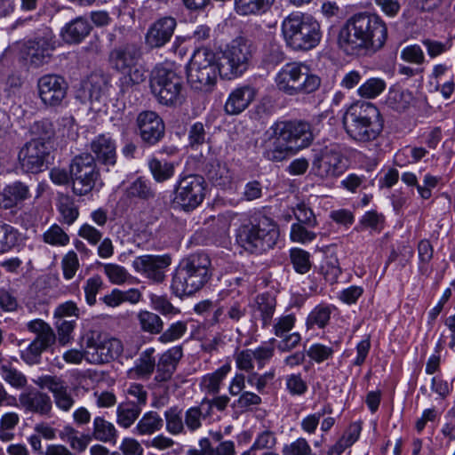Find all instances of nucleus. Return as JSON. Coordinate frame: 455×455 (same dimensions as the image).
Instances as JSON below:
<instances>
[{
	"label": "nucleus",
	"mask_w": 455,
	"mask_h": 455,
	"mask_svg": "<svg viewBox=\"0 0 455 455\" xmlns=\"http://www.w3.org/2000/svg\"><path fill=\"white\" fill-rule=\"evenodd\" d=\"M204 184L202 176L188 175L183 177L175 188L173 203L187 212L196 209L204 198Z\"/></svg>",
	"instance_id": "13"
},
{
	"label": "nucleus",
	"mask_w": 455,
	"mask_h": 455,
	"mask_svg": "<svg viewBox=\"0 0 455 455\" xmlns=\"http://www.w3.org/2000/svg\"><path fill=\"white\" fill-rule=\"evenodd\" d=\"M206 175L216 186H226L231 180L228 168L218 160L206 164Z\"/></svg>",
	"instance_id": "38"
},
{
	"label": "nucleus",
	"mask_w": 455,
	"mask_h": 455,
	"mask_svg": "<svg viewBox=\"0 0 455 455\" xmlns=\"http://www.w3.org/2000/svg\"><path fill=\"white\" fill-rule=\"evenodd\" d=\"M92 29L90 22L82 17L71 20L61 30V36L68 44H79Z\"/></svg>",
	"instance_id": "29"
},
{
	"label": "nucleus",
	"mask_w": 455,
	"mask_h": 455,
	"mask_svg": "<svg viewBox=\"0 0 455 455\" xmlns=\"http://www.w3.org/2000/svg\"><path fill=\"white\" fill-rule=\"evenodd\" d=\"M142 410L132 402L121 403L116 408V422L124 428L130 427L139 418Z\"/></svg>",
	"instance_id": "35"
},
{
	"label": "nucleus",
	"mask_w": 455,
	"mask_h": 455,
	"mask_svg": "<svg viewBox=\"0 0 455 455\" xmlns=\"http://www.w3.org/2000/svg\"><path fill=\"white\" fill-rule=\"evenodd\" d=\"M150 90L164 106H180L185 100L183 78L169 63L156 65L150 74Z\"/></svg>",
	"instance_id": "7"
},
{
	"label": "nucleus",
	"mask_w": 455,
	"mask_h": 455,
	"mask_svg": "<svg viewBox=\"0 0 455 455\" xmlns=\"http://www.w3.org/2000/svg\"><path fill=\"white\" fill-rule=\"evenodd\" d=\"M176 19L172 16H164L152 22L146 34L145 44L149 49H159L167 44L176 29Z\"/></svg>",
	"instance_id": "19"
},
{
	"label": "nucleus",
	"mask_w": 455,
	"mask_h": 455,
	"mask_svg": "<svg viewBox=\"0 0 455 455\" xmlns=\"http://www.w3.org/2000/svg\"><path fill=\"white\" fill-rule=\"evenodd\" d=\"M401 59L406 62L421 65L425 62V54L421 47L418 44L405 46L401 51Z\"/></svg>",
	"instance_id": "63"
},
{
	"label": "nucleus",
	"mask_w": 455,
	"mask_h": 455,
	"mask_svg": "<svg viewBox=\"0 0 455 455\" xmlns=\"http://www.w3.org/2000/svg\"><path fill=\"white\" fill-rule=\"evenodd\" d=\"M31 197L29 186L20 180L6 184L0 191V209L12 210Z\"/></svg>",
	"instance_id": "24"
},
{
	"label": "nucleus",
	"mask_w": 455,
	"mask_h": 455,
	"mask_svg": "<svg viewBox=\"0 0 455 455\" xmlns=\"http://www.w3.org/2000/svg\"><path fill=\"white\" fill-rule=\"evenodd\" d=\"M102 267L104 274L113 284H123L130 278V274L123 266L107 263L103 264Z\"/></svg>",
	"instance_id": "54"
},
{
	"label": "nucleus",
	"mask_w": 455,
	"mask_h": 455,
	"mask_svg": "<svg viewBox=\"0 0 455 455\" xmlns=\"http://www.w3.org/2000/svg\"><path fill=\"white\" fill-rule=\"evenodd\" d=\"M35 383L41 388H47L52 394L55 405L59 410L68 412L73 408L75 399L67 383L60 378L42 376Z\"/></svg>",
	"instance_id": "20"
},
{
	"label": "nucleus",
	"mask_w": 455,
	"mask_h": 455,
	"mask_svg": "<svg viewBox=\"0 0 455 455\" xmlns=\"http://www.w3.org/2000/svg\"><path fill=\"white\" fill-rule=\"evenodd\" d=\"M387 88V83L379 77H371L367 79L357 89V93L363 99H375L380 95Z\"/></svg>",
	"instance_id": "42"
},
{
	"label": "nucleus",
	"mask_w": 455,
	"mask_h": 455,
	"mask_svg": "<svg viewBox=\"0 0 455 455\" xmlns=\"http://www.w3.org/2000/svg\"><path fill=\"white\" fill-rule=\"evenodd\" d=\"M275 307L276 300L270 294L263 293L257 296L256 313H259L263 327H267L271 324Z\"/></svg>",
	"instance_id": "34"
},
{
	"label": "nucleus",
	"mask_w": 455,
	"mask_h": 455,
	"mask_svg": "<svg viewBox=\"0 0 455 455\" xmlns=\"http://www.w3.org/2000/svg\"><path fill=\"white\" fill-rule=\"evenodd\" d=\"M141 57V47L133 43L121 45L111 51L109 60L112 67L124 75L120 78V86L124 92L145 80L144 73L137 68Z\"/></svg>",
	"instance_id": "9"
},
{
	"label": "nucleus",
	"mask_w": 455,
	"mask_h": 455,
	"mask_svg": "<svg viewBox=\"0 0 455 455\" xmlns=\"http://www.w3.org/2000/svg\"><path fill=\"white\" fill-rule=\"evenodd\" d=\"M412 100L413 96L411 92L407 90L392 89L388 92L386 104L388 108L397 112H403L410 107Z\"/></svg>",
	"instance_id": "39"
},
{
	"label": "nucleus",
	"mask_w": 455,
	"mask_h": 455,
	"mask_svg": "<svg viewBox=\"0 0 455 455\" xmlns=\"http://www.w3.org/2000/svg\"><path fill=\"white\" fill-rule=\"evenodd\" d=\"M164 426V420L156 411L146 412L136 425L137 434L145 435L159 431Z\"/></svg>",
	"instance_id": "36"
},
{
	"label": "nucleus",
	"mask_w": 455,
	"mask_h": 455,
	"mask_svg": "<svg viewBox=\"0 0 455 455\" xmlns=\"http://www.w3.org/2000/svg\"><path fill=\"white\" fill-rule=\"evenodd\" d=\"M76 320H56L55 325L58 331V340L61 345L68 344L72 339V333L75 330Z\"/></svg>",
	"instance_id": "58"
},
{
	"label": "nucleus",
	"mask_w": 455,
	"mask_h": 455,
	"mask_svg": "<svg viewBox=\"0 0 455 455\" xmlns=\"http://www.w3.org/2000/svg\"><path fill=\"white\" fill-rule=\"evenodd\" d=\"M0 377L4 381L16 389H21L26 387L28 380L26 376L11 363L0 364Z\"/></svg>",
	"instance_id": "40"
},
{
	"label": "nucleus",
	"mask_w": 455,
	"mask_h": 455,
	"mask_svg": "<svg viewBox=\"0 0 455 455\" xmlns=\"http://www.w3.org/2000/svg\"><path fill=\"white\" fill-rule=\"evenodd\" d=\"M295 323L296 316L294 314L281 315L275 320L273 324L274 334L279 338L283 337L293 329Z\"/></svg>",
	"instance_id": "59"
},
{
	"label": "nucleus",
	"mask_w": 455,
	"mask_h": 455,
	"mask_svg": "<svg viewBox=\"0 0 455 455\" xmlns=\"http://www.w3.org/2000/svg\"><path fill=\"white\" fill-rule=\"evenodd\" d=\"M188 330L187 323L178 321L172 323L158 338L161 343H171L180 339L184 336Z\"/></svg>",
	"instance_id": "55"
},
{
	"label": "nucleus",
	"mask_w": 455,
	"mask_h": 455,
	"mask_svg": "<svg viewBox=\"0 0 455 455\" xmlns=\"http://www.w3.org/2000/svg\"><path fill=\"white\" fill-rule=\"evenodd\" d=\"M19 402L26 411L41 416L50 415L52 409L51 397L46 393L36 389L21 393L19 395Z\"/></svg>",
	"instance_id": "25"
},
{
	"label": "nucleus",
	"mask_w": 455,
	"mask_h": 455,
	"mask_svg": "<svg viewBox=\"0 0 455 455\" xmlns=\"http://www.w3.org/2000/svg\"><path fill=\"white\" fill-rule=\"evenodd\" d=\"M333 348L320 343L310 346L307 351V356L317 363H323L333 355Z\"/></svg>",
	"instance_id": "61"
},
{
	"label": "nucleus",
	"mask_w": 455,
	"mask_h": 455,
	"mask_svg": "<svg viewBox=\"0 0 455 455\" xmlns=\"http://www.w3.org/2000/svg\"><path fill=\"white\" fill-rule=\"evenodd\" d=\"M138 320L143 331L151 334H159L163 331L164 322L160 316L149 311H140L138 314Z\"/></svg>",
	"instance_id": "44"
},
{
	"label": "nucleus",
	"mask_w": 455,
	"mask_h": 455,
	"mask_svg": "<svg viewBox=\"0 0 455 455\" xmlns=\"http://www.w3.org/2000/svg\"><path fill=\"white\" fill-rule=\"evenodd\" d=\"M346 170L342 153L337 146L326 147L312 163V172L321 179L338 177Z\"/></svg>",
	"instance_id": "15"
},
{
	"label": "nucleus",
	"mask_w": 455,
	"mask_h": 455,
	"mask_svg": "<svg viewBox=\"0 0 455 455\" xmlns=\"http://www.w3.org/2000/svg\"><path fill=\"white\" fill-rule=\"evenodd\" d=\"M136 123L141 140L149 146L156 144L164 136V123L154 111L140 113Z\"/></svg>",
	"instance_id": "22"
},
{
	"label": "nucleus",
	"mask_w": 455,
	"mask_h": 455,
	"mask_svg": "<svg viewBox=\"0 0 455 455\" xmlns=\"http://www.w3.org/2000/svg\"><path fill=\"white\" fill-rule=\"evenodd\" d=\"M116 433V429L111 422L100 416L94 418L92 435L96 440L103 443L115 442Z\"/></svg>",
	"instance_id": "37"
},
{
	"label": "nucleus",
	"mask_w": 455,
	"mask_h": 455,
	"mask_svg": "<svg viewBox=\"0 0 455 455\" xmlns=\"http://www.w3.org/2000/svg\"><path fill=\"white\" fill-rule=\"evenodd\" d=\"M166 430L174 435L185 433L184 418L181 411L172 407L164 412Z\"/></svg>",
	"instance_id": "47"
},
{
	"label": "nucleus",
	"mask_w": 455,
	"mask_h": 455,
	"mask_svg": "<svg viewBox=\"0 0 455 455\" xmlns=\"http://www.w3.org/2000/svg\"><path fill=\"white\" fill-rule=\"evenodd\" d=\"M427 55L435 59L450 50L451 44L449 41L440 42L431 38H425L421 41Z\"/></svg>",
	"instance_id": "62"
},
{
	"label": "nucleus",
	"mask_w": 455,
	"mask_h": 455,
	"mask_svg": "<svg viewBox=\"0 0 455 455\" xmlns=\"http://www.w3.org/2000/svg\"><path fill=\"white\" fill-rule=\"evenodd\" d=\"M52 145L38 140H31L20 150L18 158L21 169L26 172L37 173L47 163Z\"/></svg>",
	"instance_id": "16"
},
{
	"label": "nucleus",
	"mask_w": 455,
	"mask_h": 455,
	"mask_svg": "<svg viewBox=\"0 0 455 455\" xmlns=\"http://www.w3.org/2000/svg\"><path fill=\"white\" fill-rule=\"evenodd\" d=\"M283 455H315L307 441L299 437L290 444H285L282 450Z\"/></svg>",
	"instance_id": "60"
},
{
	"label": "nucleus",
	"mask_w": 455,
	"mask_h": 455,
	"mask_svg": "<svg viewBox=\"0 0 455 455\" xmlns=\"http://www.w3.org/2000/svg\"><path fill=\"white\" fill-rule=\"evenodd\" d=\"M123 352L122 342L116 338L92 335L85 342L86 361L93 364L108 363L117 358Z\"/></svg>",
	"instance_id": "14"
},
{
	"label": "nucleus",
	"mask_w": 455,
	"mask_h": 455,
	"mask_svg": "<svg viewBox=\"0 0 455 455\" xmlns=\"http://www.w3.org/2000/svg\"><path fill=\"white\" fill-rule=\"evenodd\" d=\"M387 39V27L380 16L360 12L350 17L338 36L339 48L347 55L375 53Z\"/></svg>",
	"instance_id": "1"
},
{
	"label": "nucleus",
	"mask_w": 455,
	"mask_h": 455,
	"mask_svg": "<svg viewBox=\"0 0 455 455\" xmlns=\"http://www.w3.org/2000/svg\"><path fill=\"white\" fill-rule=\"evenodd\" d=\"M172 258L164 255H142L135 258L132 262L134 269L156 283H161L164 277L165 269L171 265Z\"/></svg>",
	"instance_id": "21"
},
{
	"label": "nucleus",
	"mask_w": 455,
	"mask_h": 455,
	"mask_svg": "<svg viewBox=\"0 0 455 455\" xmlns=\"http://www.w3.org/2000/svg\"><path fill=\"white\" fill-rule=\"evenodd\" d=\"M126 195L130 198L136 197L141 200H149L154 198L155 192L147 181L138 178L127 188Z\"/></svg>",
	"instance_id": "53"
},
{
	"label": "nucleus",
	"mask_w": 455,
	"mask_h": 455,
	"mask_svg": "<svg viewBox=\"0 0 455 455\" xmlns=\"http://www.w3.org/2000/svg\"><path fill=\"white\" fill-rule=\"evenodd\" d=\"M211 260L207 254L195 253L184 259L176 269L172 290L178 297L198 291L210 279Z\"/></svg>",
	"instance_id": "4"
},
{
	"label": "nucleus",
	"mask_w": 455,
	"mask_h": 455,
	"mask_svg": "<svg viewBox=\"0 0 455 455\" xmlns=\"http://www.w3.org/2000/svg\"><path fill=\"white\" fill-rule=\"evenodd\" d=\"M252 44L244 37L232 40L217 58L219 75L227 80L241 76L249 68L252 58Z\"/></svg>",
	"instance_id": "10"
},
{
	"label": "nucleus",
	"mask_w": 455,
	"mask_h": 455,
	"mask_svg": "<svg viewBox=\"0 0 455 455\" xmlns=\"http://www.w3.org/2000/svg\"><path fill=\"white\" fill-rule=\"evenodd\" d=\"M272 129L274 141L264 151V156L273 162L295 155L308 147L314 139L310 124L303 121L279 122Z\"/></svg>",
	"instance_id": "2"
},
{
	"label": "nucleus",
	"mask_w": 455,
	"mask_h": 455,
	"mask_svg": "<svg viewBox=\"0 0 455 455\" xmlns=\"http://www.w3.org/2000/svg\"><path fill=\"white\" fill-rule=\"evenodd\" d=\"M256 95L257 90L250 84L234 88L225 102V113L228 116H237L243 113L254 101Z\"/></svg>",
	"instance_id": "23"
},
{
	"label": "nucleus",
	"mask_w": 455,
	"mask_h": 455,
	"mask_svg": "<svg viewBox=\"0 0 455 455\" xmlns=\"http://www.w3.org/2000/svg\"><path fill=\"white\" fill-rule=\"evenodd\" d=\"M310 255L302 249L291 250V260L296 272L305 274L311 267Z\"/></svg>",
	"instance_id": "56"
},
{
	"label": "nucleus",
	"mask_w": 455,
	"mask_h": 455,
	"mask_svg": "<svg viewBox=\"0 0 455 455\" xmlns=\"http://www.w3.org/2000/svg\"><path fill=\"white\" fill-rule=\"evenodd\" d=\"M78 432L73 427L68 426L63 428L60 432V436L62 440L68 442L70 447L78 451H84L90 441V437L87 435H77Z\"/></svg>",
	"instance_id": "48"
},
{
	"label": "nucleus",
	"mask_w": 455,
	"mask_h": 455,
	"mask_svg": "<svg viewBox=\"0 0 455 455\" xmlns=\"http://www.w3.org/2000/svg\"><path fill=\"white\" fill-rule=\"evenodd\" d=\"M282 34L290 48L294 51H309L321 40L320 24L311 15L295 12L282 22Z\"/></svg>",
	"instance_id": "5"
},
{
	"label": "nucleus",
	"mask_w": 455,
	"mask_h": 455,
	"mask_svg": "<svg viewBox=\"0 0 455 455\" xmlns=\"http://www.w3.org/2000/svg\"><path fill=\"white\" fill-rule=\"evenodd\" d=\"M80 267L77 254L74 251H68L61 259L63 276L66 280H71Z\"/></svg>",
	"instance_id": "57"
},
{
	"label": "nucleus",
	"mask_w": 455,
	"mask_h": 455,
	"mask_svg": "<svg viewBox=\"0 0 455 455\" xmlns=\"http://www.w3.org/2000/svg\"><path fill=\"white\" fill-rule=\"evenodd\" d=\"M104 281L99 275H94L85 281L84 291L85 301L89 306L92 307L96 304V296L104 288Z\"/></svg>",
	"instance_id": "51"
},
{
	"label": "nucleus",
	"mask_w": 455,
	"mask_h": 455,
	"mask_svg": "<svg viewBox=\"0 0 455 455\" xmlns=\"http://www.w3.org/2000/svg\"><path fill=\"white\" fill-rule=\"evenodd\" d=\"M91 150L95 161L104 165H115L116 163V145L108 135L100 134L91 142Z\"/></svg>",
	"instance_id": "27"
},
{
	"label": "nucleus",
	"mask_w": 455,
	"mask_h": 455,
	"mask_svg": "<svg viewBox=\"0 0 455 455\" xmlns=\"http://www.w3.org/2000/svg\"><path fill=\"white\" fill-rule=\"evenodd\" d=\"M275 0H235V11L242 16L266 12Z\"/></svg>",
	"instance_id": "32"
},
{
	"label": "nucleus",
	"mask_w": 455,
	"mask_h": 455,
	"mask_svg": "<svg viewBox=\"0 0 455 455\" xmlns=\"http://www.w3.org/2000/svg\"><path fill=\"white\" fill-rule=\"evenodd\" d=\"M19 231L12 226L0 220V254L10 251L19 241Z\"/></svg>",
	"instance_id": "41"
},
{
	"label": "nucleus",
	"mask_w": 455,
	"mask_h": 455,
	"mask_svg": "<svg viewBox=\"0 0 455 455\" xmlns=\"http://www.w3.org/2000/svg\"><path fill=\"white\" fill-rule=\"evenodd\" d=\"M278 237L277 225L266 216L245 221L235 231L236 243L250 253H262L272 249Z\"/></svg>",
	"instance_id": "6"
},
{
	"label": "nucleus",
	"mask_w": 455,
	"mask_h": 455,
	"mask_svg": "<svg viewBox=\"0 0 455 455\" xmlns=\"http://www.w3.org/2000/svg\"><path fill=\"white\" fill-rule=\"evenodd\" d=\"M37 87L42 102L48 107H57L65 99L68 85L60 76L44 75L39 78Z\"/></svg>",
	"instance_id": "18"
},
{
	"label": "nucleus",
	"mask_w": 455,
	"mask_h": 455,
	"mask_svg": "<svg viewBox=\"0 0 455 455\" xmlns=\"http://www.w3.org/2000/svg\"><path fill=\"white\" fill-rule=\"evenodd\" d=\"M20 419L19 414L13 411L5 412L1 416L0 440L2 442H10L14 438L13 430L19 425Z\"/></svg>",
	"instance_id": "43"
},
{
	"label": "nucleus",
	"mask_w": 455,
	"mask_h": 455,
	"mask_svg": "<svg viewBox=\"0 0 455 455\" xmlns=\"http://www.w3.org/2000/svg\"><path fill=\"white\" fill-rule=\"evenodd\" d=\"M149 170L157 182H163L173 176L174 165L167 161L152 158L148 162Z\"/></svg>",
	"instance_id": "46"
},
{
	"label": "nucleus",
	"mask_w": 455,
	"mask_h": 455,
	"mask_svg": "<svg viewBox=\"0 0 455 455\" xmlns=\"http://www.w3.org/2000/svg\"><path fill=\"white\" fill-rule=\"evenodd\" d=\"M342 124L349 139L357 143L375 140L384 126L379 108L373 103L364 100L355 101L347 108Z\"/></svg>",
	"instance_id": "3"
},
{
	"label": "nucleus",
	"mask_w": 455,
	"mask_h": 455,
	"mask_svg": "<svg viewBox=\"0 0 455 455\" xmlns=\"http://www.w3.org/2000/svg\"><path fill=\"white\" fill-rule=\"evenodd\" d=\"M28 329L36 334L34 341L44 349L51 347L56 341V334L52 328L42 319L30 321Z\"/></svg>",
	"instance_id": "31"
},
{
	"label": "nucleus",
	"mask_w": 455,
	"mask_h": 455,
	"mask_svg": "<svg viewBox=\"0 0 455 455\" xmlns=\"http://www.w3.org/2000/svg\"><path fill=\"white\" fill-rule=\"evenodd\" d=\"M72 190L76 196L90 194L100 180L94 157L87 153L75 156L70 164Z\"/></svg>",
	"instance_id": "12"
},
{
	"label": "nucleus",
	"mask_w": 455,
	"mask_h": 455,
	"mask_svg": "<svg viewBox=\"0 0 455 455\" xmlns=\"http://www.w3.org/2000/svg\"><path fill=\"white\" fill-rule=\"evenodd\" d=\"M218 74L219 61L216 54L207 48L196 50L188 74L190 86L196 91L211 92L216 85Z\"/></svg>",
	"instance_id": "11"
},
{
	"label": "nucleus",
	"mask_w": 455,
	"mask_h": 455,
	"mask_svg": "<svg viewBox=\"0 0 455 455\" xmlns=\"http://www.w3.org/2000/svg\"><path fill=\"white\" fill-rule=\"evenodd\" d=\"M154 353L155 349L152 347L144 350L137 359L135 366L131 370V373L139 379H148L156 368Z\"/></svg>",
	"instance_id": "33"
},
{
	"label": "nucleus",
	"mask_w": 455,
	"mask_h": 455,
	"mask_svg": "<svg viewBox=\"0 0 455 455\" xmlns=\"http://www.w3.org/2000/svg\"><path fill=\"white\" fill-rule=\"evenodd\" d=\"M108 82L100 74L91 75L83 84V92L92 104L100 103L107 97Z\"/></svg>",
	"instance_id": "28"
},
{
	"label": "nucleus",
	"mask_w": 455,
	"mask_h": 455,
	"mask_svg": "<svg viewBox=\"0 0 455 455\" xmlns=\"http://www.w3.org/2000/svg\"><path fill=\"white\" fill-rule=\"evenodd\" d=\"M275 82L279 91L289 96L311 93L321 84V79L308 65L292 61L283 65L277 72Z\"/></svg>",
	"instance_id": "8"
},
{
	"label": "nucleus",
	"mask_w": 455,
	"mask_h": 455,
	"mask_svg": "<svg viewBox=\"0 0 455 455\" xmlns=\"http://www.w3.org/2000/svg\"><path fill=\"white\" fill-rule=\"evenodd\" d=\"M31 134L34 136L32 140H38L52 145V139L54 136V129L52 124L48 120H40L35 122L30 127Z\"/></svg>",
	"instance_id": "50"
},
{
	"label": "nucleus",
	"mask_w": 455,
	"mask_h": 455,
	"mask_svg": "<svg viewBox=\"0 0 455 455\" xmlns=\"http://www.w3.org/2000/svg\"><path fill=\"white\" fill-rule=\"evenodd\" d=\"M230 371V364L226 363L215 371L204 375L200 382L202 391L209 395H218L220 393L222 381Z\"/></svg>",
	"instance_id": "30"
},
{
	"label": "nucleus",
	"mask_w": 455,
	"mask_h": 455,
	"mask_svg": "<svg viewBox=\"0 0 455 455\" xmlns=\"http://www.w3.org/2000/svg\"><path fill=\"white\" fill-rule=\"evenodd\" d=\"M54 48L55 41L52 33L45 31L43 36L27 41L21 51L23 58L31 66L37 68L49 61Z\"/></svg>",
	"instance_id": "17"
},
{
	"label": "nucleus",
	"mask_w": 455,
	"mask_h": 455,
	"mask_svg": "<svg viewBox=\"0 0 455 455\" xmlns=\"http://www.w3.org/2000/svg\"><path fill=\"white\" fill-rule=\"evenodd\" d=\"M332 313V307L331 306L318 305L316 306L308 315L307 318V328H324L330 319Z\"/></svg>",
	"instance_id": "45"
},
{
	"label": "nucleus",
	"mask_w": 455,
	"mask_h": 455,
	"mask_svg": "<svg viewBox=\"0 0 455 455\" xmlns=\"http://www.w3.org/2000/svg\"><path fill=\"white\" fill-rule=\"evenodd\" d=\"M275 434L271 430H264L259 433L251 445V450H272L276 445Z\"/></svg>",
	"instance_id": "64"
},
{
	"label": "nucleus",
	"mask_w": 455,
	"mask_h": 455,
	"mask_svg": "<svg viewBox=\"0 0 455 455\" xmlns=\"http://www.w3.org/2000/svg\"><path fill=\"white\" fill-rule=\"evenodd\" d=\"M183 356L181 346H175L165 351L159 358L156 366L155 380L166 382L170 380L177 369V365Z\"/></svg>",
	"instance_id": "26"
},
{
	"label": "nucleus",
	"mask_w": 455,
	"mask_h": 455,
	"mask_svg": "<svg viewBox=\"0 0 455 455\" xmlns=\"http://www.w3.org/2000/svg\"><path fill=\"white\" fill-rule=\"evenodd\" d=\"M385 216L376 211L366 212L359 221L361 229H371L374 232L380 233L384 228Z\"/></svg>",
	"instance_id": "52"
},
{
	"label": "nucleus",
	"mask_w": 455,
	"mask_h": 455,
	"mask_svg": "<svg viewBox=\"0 0 455 455\" xmlns=\"http://www.w3.org/2000/svg\"><path fill=\"white\" fill-rule=\"evenodd\" d=\"M43 241L52 246L64 247L69 243V235L57 224L52 225L44 234Z\"/></svg>",
	"instance_id": "49"
}]
</instances>
